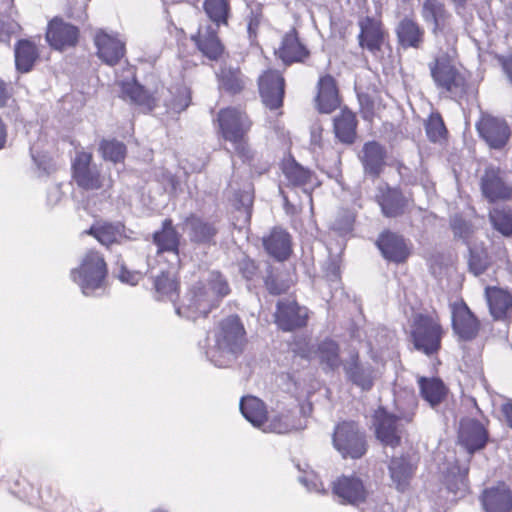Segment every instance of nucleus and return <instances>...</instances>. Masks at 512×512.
<instances>
[{
  "mask_svg": "<svg viewBox=\"0 0 512 512\" xmlns=\"http://www.w3.org/2000/svg\"><path fill=\"white\" fill-rule=\"evenodd\" d=\"M359 27L358 39L360 46L373 54L380 51L384 42L382 23L374 18L365 17L359 21Z\"/></svg>",
  "mask_w": 512,
  "mask_h": 512,
  "instance_id": "26",
  "label": "nucleus"
},
{
  "mask_svg": "<svg viewBox=\"0 0 512 512\" xmlns=\"http://www.w3.org/2000/svg\"><path fill=\"white\" fill-rule=\"evenodd\" d=\"M452 327L461 340L469 341L477 336L480 323L468 306L461 302L452 305Z\"/></svg>",
  "mask_w": 512,
  "mask_h": 512,
  "instance_id": "14",
  "label": "nucleus"
},
{
  "mask_svg": "<svg viewBox=\"0 0 512 512\" xmlns=\"http://www.w3.org/2000/svg\"><path fill=\"white\" fill-rule=\"evenodd\" d=\"M357 120L355 114L342 109L334 118V132L336 137L345 144H352L356 139Z\"/></svg>",
  "mask_w": 512,
  "mask_h": 512,
  "instance_id": "37",
  "label": "nucleus"
},
{
  "mask_svg": "<svg viewBox=\"0 0 512 512\" xmlns=\"http://www.w3.org/2000/svg\"><path fill=\"white\" fill-rule=\"evenodd\" d=\"M13 14V0H0V40L14 33L18 25L11 20Z\"/></svg>",
  "mask_w": 512,
  "mask_h": 512,
  "instance_id": "50",
  "label": "nucleus"
},
{
  "mask_svg": "<svg viewBox=\"0 0 512 512\" xmlns=\"http://www.w3.org/2000/svg\"><path fill=\"white\" fill-rule=\"evenodd\" d=\"M107 275V266L102 255L94 250L84 254L80 265L71 270L72 280L80 287L86 296L100 289Z\"/></svg>",
  "mask_w": 512,
  "mask_h": 512,
  "instance_id": "6",
  "label": "nucleus"
},
{
  "mask_svg": "<svg viewBox=\"0 0 512 512\" xmlns=\"http://www.w3.org/2000/svg\"><path fill=\"white\" fill-rule=\"evenodd\" d=\"M411 337L417 350L430 355L440 348L442 329L433 317L417 314L413 318Z\"/></svg>",
  "mask_w": 512,
  "mask_h": 512,
  "instance_id": "8",
  "label": "nucleus"
},
{
  "mask_svg": "<svg viewBox=\"0 0 512 512\" xmlns=\"http://www.w3.org/2000/svg\"><path fill=\"white\" fill-rule=\"evenodd\" d=\"M122 228L121 224L98 223L93 225L87 233L93 235L102 245L109 246L121 237Z\"/></svg>",
  "mask_w": 512,
  "mask_h": 512,
  "instance_id": "45",
  "label": "nucleus"
},
{
  "mask_svg": "<svg viewBox=\"0 0 512 512\" xmlns=\"http://www.w3.org/2000/svg\"><path fill=\"white\" fill-rule=\"evenodd\" d=\"M14 53L16 69L22 73L29 72L39 56L36 45L29 40H19Z\"/></svg>",
  "mask_w": 512,
  "mask_h": 512,
  "instance_id": "40",
  "label": "nucleus"
},
{
  "mask_svg": "<svg viewBox=\"0 0 512 512\" xmlns=\"http://www.w3.org/2000/svg\"><path fill=\"white\" fill-rule=\"evenodd\" d=\"M444 122L439 114H432L426 123V134L428 138L437 142L444 138L446 134Z\"/></svg>",
  "mask_w": 512,
  "mask_h": 512,
  "instance_id": "55",
  "label": "nucleus"
},
{
  "mask_svg": "<svg viewBox=\"0 0 512 512\" xmlns=\"http://www.w3.org/2000/svg\"><path fill=\"white\" fill-rule=\"evenodd\" d=\"M229 293L226 278L218 271H209L189 288L176 313L192 320L206 316Z\"/></svg>",
  "mask_w": 512,
  "mask_h": 512,
  "instance_id": "1",
  "label": "nucleus"
},
{
  "mask_svg": "<svg viewBox=\"0 0 512 512\" xmlns=\"http://www.w3.org/2000/svg\"><path fill=\"white\" fill-rule=\"evenodd\" d=\"M308 310L299 306L295 300L282 299L277 303L275 321L283 331H292L306 325Z\"/></svg>",
  "mask_w": 512,
  "mask_h": 512,
  "instance_id": "12",
  "label": "nucleus"
},
{
  "mask_svg": "<svg viewBox=\"0 0 512 512\" xmlns=\"http://www.w3.org/2000/svg\"><path fill=\"white\" fill-rule=\"evenodd\" d=\"M198 49L209 59L217 60L223 53L216 27L212 25H200L197 35L193 36Z\"/></svg>",
  "mask_w": 512,
  "mask_h": 512,
  "instance_id": "31",
  "label": "nucleus"
},
{
  "mask_svg": "<svg viewBox=\"0 0 512 512\" xmlns=\"http://www.w3.org/2000/svg\"><path fill=\"white\" fill-rule=\"evenodd\" d=\"M386 156V149L378 142L365 143L359 155L365 174L378 177L385 166Z\"/></svg>",
  "mask_w": 512,
  "mask_h": 512,
  "instance_id": "24",
  "label": "nucleus"
},
{
  "mask_svg": "<svg viewBox=\"0 0 512 512\" xmlns=\"http://www.w3.org/2000/svg\"><path fill=\"white\" fill-rule=\"evenodd\" d=\"M275 54L286 65L303 63L310 55L307 47L300 41L295 29L287 32Z\"/></svg>",
  "mask_w": 512,
  "mask_h": 512,
  "instance_id": "21",
  "label": "nucleus"
},
{
  "mask_svg": "<svg viewBox=\"0 0 512 512\" xmlns=\"http://www.w3.org/2000/svg\"><path fill=\"white\" fill-rule=\"evenodd\" d=\"M480 500L485 512H511L512 488L504 482H499L495 486L486 488Z\"/></svg>",
  "mask_w": 512,
  "mask_h": 512,
  "instance_id": "16",
  "label": "nucleus"
},
{
  "mask_svg": "<svg viewBox=\"0 0 512 512\" xmlns=\"http://www.w3.org/2000/svg\"><path fill=\"white\" fill-rule=\"evenodd\" d=\"M183 231L193 243L211 244L214 243L218 229L212 221L190 216L184 222Z\"/></svg>",
  "mask_w": 512,
  "mask_h": 512,
  "instance_id": "25",
  "label": "nucleus"
},
{
  "mask_svg": "<svg viewBox=\"0 0 512 512\" xmlns=\"http://www.w3.org/2000/svg\"><path fill=\"white\" fill-rule=\"evenodd\" d=\"M217 120L222 137L232 144L234 152L243 160L250 159L246 135L251 122L247 115L237 108H225L219 111Z\"/></svg>",
  "mask_w": 512,
  "mask_h": 512,
  "instance_id": "4",
  "label": "nucleus"
},
{
  "mask_svg": "<svg viewBox=\"0 0 512 512\" xmlns=\"http://www.w3.org/2000/svg\"><path fill=\"white\" fill-rule=\"evenodd\" d=\"M299 481L308 489L310 492H316L325 494L326 490L323 486L322 481L313 472L305 473L304 476L299 478Z\"/></svg>",
  "mask_w": 512,
  "mask_h": 512,
  "instance_id": "57",
  "label": "nucleus"
},
{
  "mask_svg": "<svg viewBox=\"0 0 512 512\" xmlns=\"http://www.w3.org/2000/svg\"><path fill=\"white\" fill-rule=\"evenodd\" d=\"M332 492L342 504L358 505L367 496L361 479L356 476H341L332 483Z\"/></svg>",
  "mask_w": 512,
  "mask_h": 512,
  "instance_id": "13",
  "label": "nucleus"
},
{
  "mask_svg": "<svg viewBox=\"0 0 512 512\" xmlns=\"http://www.w3.org/2000/svg\"><path fill=\"white\" fill-rule=\"evenodd\" d=\"M11 97V91L8 85L0 79V107H4Z\"/></svg>",
  "mask_w": 512,
  "mask_h": 512,
  "instance_id": "61",
  "label": "nucleus"
},
{
  "mask_svg": "<svg viewBox=\"0 0 512 512\" xmlns=\"http://www.w3.org/2000/svg\"><path fill=\"white\" fill-rule=\"evenodd\" d=\"M218 77L220 86L231 93L240 92L244 86L242 74L238 68L222 67Z\"/></svg>",
  "mask_w": 512,
  "mask_h": 512,
  "instance_id": "47",
  "label": "nucleus"
},
{
  "mask_svg": "<svg viewBox=\"0 0 512 512\" xmlns=\"http://www.w3.org/2000/svg\"><path fill=\"white\" fill-rule=\"evenodd\" d=\"M311 352L325 372L335 371L343 365L339 345L332 339L320 341Z\"/></svg>",
  "mask_w": 512,
  "mask_h": 512,
  "instance_id": "29",
  "label": "nucleus"
},
{
  "mask_svg": "<svg viewBox=\"0 0 512 512\" xmlns=\"http://www.w3.org/2000/svg\"><path fill=\"white\" fill-rule=\"evenodd\" d=\"M487 438V432L479 421L471 418L461 420L458 441L469 454L484 448Z\"/></svg>",
  "mask_w": 512,
  "mask_h": 512,
  "instance_id": "18",
  "label": "nucleus"
},
{
  "mask_svg": "<svg viewBox=\"0 0 512 512\" xmlns=\"http://www.w3.org/2000/svg\"><path fill=\"white\" fill-rule=\"evenodd\" d=\"M73 179L76 184L86 191L100 190V195L107 199L113 186L110 175L101 173L98 167L92 163V154L77 152L72 163Z\"/></svg>",
  "mask_w": 512,
  "mask_h": 512,
  "instance_id": "5",
  "label": "nucleus"
},
{
  "mask_svg": "<svg viewBox=\"0 0 512 512\" xmlns=\"http://www.w3.org/2000/svg\"><path fill=\"white\" fill-rule=\"evenodd\" d=\"M78 28L61 18L52 19L46 31V40L55 49L62 50L74 46L78 41Z\"/></svg>",
  "mask_w": 512,
  "mask_h": 512,
  "instance_id": "17",
  "label": "nucleus"
},
{
  "mask_svg": "<svg viewBox=\"0 0 512 512\" xmlns=\"http://www.w3.org/2000/svg\"><path fill=\"white\" fill-rule=\"evenodd\" d=\"M487 301L492 316L495 319H502L512 308V296L505 290L499 288L486 289Z\"/></svg>",
  "mask_w": 512,
  "mask_h": 512,
  "instance_id": "41",
  "label": "nucleus"
},
{
  "mask_svg": "<svg viewBox=\"0 0 512 512\" xmlns=\"http://www.w3.org/2000/svg\"><path fill=\"white\" fill-rule=\"evenodd\" d=\"M469 270L476 276L484 273L489 266L487 251L483 247L469 246Z\"/></svg>",
  "mask_w": 512,
  "mask_h": 512,
  "instance_id": "51",
  "label": "nucleus"
},
{
  "mask_svg": "<svg viewBox=\"0 0 512 512\" xmlns=\"http://www.w3.org/2000/svg\"><path fill=\"white\" fill-rule=\"evenodd\" d=\"M332 443L343 458L358 459L367 450L365 434L354 421H343L337 424Z\"/></svg>",
  "mask_w": 512,
  "mask_h": 512,
  "instance_id": "7",
  "label": "nucleus"
},
{
  "mask_svg": "<svg viewBox=\"0 0 512 512\" xmlns=\"http://www.w3.org/2000/svg\"><path fill=\"white\" fill-rule=\"evenodd\" d=\"M433 33L438 46V53L435 57L455 59L457 56L458 30L452 25L451 21L440 26L439 29H433Z\"/></svg>",
  "mask_w": 512,
  "mask_h": 512,
  "instance_id": "34",
  "label": "nucleus"
},
{
  "mask_svg": "<svg viewBox=\"0 0 512 512\" xmlns=\"http://www.w3.org/2000/svg\"><path fill=\"white\" fill-rule=\"evenodd\" d=\"M447 463L439 466V470L443 475V482L447 490L454 494L455 497H462L467 491V468L460 467L453 455L447 457Z\"/></svg>",
  "mask_w": 512,
  "mask_h": 512,
  "instance_id": "20",
  "label": "nucleus"
},
{
  "mask_svg": "<svg viewBox=\"0 0 512 512\" xmlns=\"http://www.w3.org/2000/svg\"><path fill=\"white\" fill-rule=\"evenodd\" d=\"M428 67L433 82L441 94L454 100L465 96L468 77L464 70L454 64V59L434 57Z\"/></svg>",
  "mask_w": 512,
  "mask_h": 512,
  "instance_id": "3",
  "label": "nucleus"
},
{
  "mask_svg": "<svg viewBox=\"0 0 512 512\" xmlns=\"http://www.w3.org/2000/svg\"><path fill=\"white\" fill-rule=\"evenodd\" d=\"M261 17H262V15L260 12V8H257L256 11L251 12V16L249 18L248 27H247L250 39H253L256 37L257 30H258L259 24L261 22Z\"/></svg>",
  "mask_w": 512,
  "mask_h": 512,
  "instance_id": "59",
  "label": "nucleus"
},
{
  "mask_svg": "<svg viewBox=\"0 0 512 512\" xmlns=\"http://www.w3.org/2000/svg\"><path fill=\"white\" fill-rule=\"evenodd\" d=\"M480 189L483 197L490 203L507 201L512 197V184L499 167L489 165L480 178Z\"/></svg>",
  "mask_w": 512,
  "mask_h": 512,
  "instance_id": "10",
  "label": "nucleus"
},
{
  "mask_svg": "<svg viewBox=\"0 0 512 512\" xmlns=\"http://www.w3.org/2000/svg\"><path fill=\"white\" fill-rule=\"evenodd\" d=\"M316 105L319 112L327 114L340 105L338 89L332 76L325 75L319 79Z\"/></svg>",
  "mask_w": 512,
  "mask_h": 512,
  "instance_id": "32",
  "label": "nucleus"
},
{
  "mask_svg": "<svg viewBox=\"0 0 512 512\" xmlns=\"http://www.w3.org/2000/svg\"><path fill=\"white\" fill-rule=\"evenodd\" d=\"M239 407L244 418L260 429L267 417L263 401L254 396H245L242 397Z\"/></svg>",
  "mask_w": 512,
  "mask_h": 512,
  "instance_id": "39",
  "label": "nucleus"
},
{
  "mask_svg": "<svg viewBox=\"0 0 512 512\" xmlns=\"http://www.w3.org/2000/svg\"><path fill=\"white\" fill-rule=\"evenodd\" d=\"M493 227L505 236H512V211L495 208L490 212Z\"/></svg>",
  "mask_w": 512,
  "mask_h": 512,
  "instance_id": "52",
  "label": "nucleus"
},
{
  "mask_svg": "<svg viewBox=\"0 0 512 512\" xmlns=\"http://www.w3.org/2000/svg\"><path fill=\"white\" fill-rule=\"evenodd\" d=\"M302 428L303 425L300 420L296 419L295 413L291 410L284 409L267 415L260 429L263 432L284 434Z\"/></svg>",
  "mask_w": 512,
  "mask_h": 512,
  "instance_id": "27",
  "label": "nucleus"
},
{
  "mask_svg": "<svg viewBox=\"0 0 512 512\" xmlns=\"http://www.w3.org/2000/svg\"><path fill=\"white\" fill-rule=\"evenodd\" d=\"M259 91L266 107L279 108L283 102L284 78L277 71H266L259 78Z\"/></svg>",
  "mask_w": 512,
  "mask_h": 512,
  "instance_id": "15",
  "label": "nucleus"
},
{
  "mask_svg": "<svg viewBox=\"0 0 512 512\" xmlns=\"http://www.w3.org/2000/svg\"><path fill=\"white\" fill-rule=\"evenodd\" d=\"M397 169L402 180L407 183L413 184L419 180L423 181L424 168L422 166L412 169L403 163H399Z\"/></svg>",
  "mask_w": 512,
  "mask_h": 512,
  "instance_id": "56",
  "label": "nucleus"
},
{
  "mask_svg": "<svg viewBox=\"0 0 512 512\" xmlns=\"http://www.w3.org/2000/svg\"><path fill=\"white\" fill-rule=\"evenodd\" d=\"M399 43L404 48H420L423 43L424 30L410 18L402 19L396 29Z\"/></svg>",
  "mask_w": 512,
  "mask_h": 512,
  "instance_id": "36",
  "label": "nucleus"
},
{
  "mask_svg": "<svg viewBox=\"0 0 512 512\" xmlns=\"http://www.w3.org/2000/svg\"><path fill=\"white\" fill-rule=\"evenodd\" d=\"M237 198L239 203L245 207L248 208L252 205L253 202V195L251 192V189L248 188L247 190L243 191L241 194H237Z\"/></svg>",
  "mask_w": 512,
  "mask_h": 512,
  "instance_id": "62",
  "label": "nucleus"
},
{
  "mask_svg": "<svg viewBox=\"0 0 512 512\" xmlns=\"http://www.w3.org/2000/svg\"><path fill=\"white\" fill-rule=\"evenodd\" d=\"M377 201L382 213L390 218L404 214L410 205L409 198L404 196L400 190L388 186L379 188Z\"/></svg>",
  "mask_w": 512,
  "mask_h": 512,
  "instance_id": "22",
  "label": "nucleus"
},
{
  "mask_svg": "<svg viewBox=\"0 0 512 512\" xmlns=\"http://www.w3.org/2000/svg\"><path fill=\"white\" fill-rule=\"evenodd\" d=\"M502 412L506 418L509 427L512 428V400L502 405Z\"/></svg>",
  "mask_w": 512,
  "mask_h": 512,
  "instance_id": "64",
  "label": "nucleus"
},
{
  "mask_svg": "<svg viewBox=\"0 0 512 512\" xmlns=\"http://www.w3.org/2000/svg\"><path fill=\"white\" fill-rule=\"evenodd\" d=\"M450 226L455 238L461 239L464 243L469 245V239L473 234L472 225L460 215H454L450 220Z\"/></svg>",
  "mask_w": 512,
  "mask_h": 512,
  "instance_id": "54",
  "label": "nucleus"
},
{
  "mask_svg": "<svg viewBox=\"0 0 512 512\" xmlns=\"http://www.w3.org/2000/svg\"><path fill=\"white\" fill-rule=\"evenodd\" d=\"M376 244L383 257L395 263L404 262L410 254L404 238L393 232L382 233Z\"/></svg>",
  "mask_w": 512,
  "mask_h": 512,
  "instance_id": "23",
  "label": "nucleus"
},
{
  "mask_svg": "<svg viewBox=\"0 0 512 512\" xmlns=\"http://www.w3.org/2000/svg\"><path fill=\"white\" fill-rule=\"evenodd\" d=\"M263 246L267 253L278 261L286 260L292 252L291 237L282 228H274L264 237Z\"/></svg>",
  "mask_w": 512,
  "mask_h": 512,
  "instance_id": "30",
  "label": "nucleus"
},
{
  "mask_svg": "<svg viewBox=\"0 0 512 512\" xmlns=\"http://www.w3.org/2000/svg\"><path fill=\"white\" fill-rule=\"evenodd\" d=\"M239 269L243 277L248 280L252 279L257 272L255 262L249 258H245L240 262Z\"/></svg>",
  "mask_w": 512,
  "mask_h": 512,
  "instance_id": "58",
  "label": "nucleus"
},
{
  "mask_svg": "<svg viewBox=\"0 0 512 512\" xmlns=\"http://www.w3.org/2000/svg\"><path fill=\"white\" fill-rule=\"evenodd\" d=\"M245 329L238 316L223 319L208 333L203 348L207 359L216 367L229 366L242 352Z\"/></svg>",
  "mask_w": 512,
  "mask_h": 512,
  "instance_id": "2",
  "label": "nucleus"
},
{
  "mask_svg": "<svg viewBox=\"0 0 512 512\" xmlns=\"http://www.w3.org/2000/svg\"><path fill=\"white\" fill-rule=\"evenodd\" d=\"M413 413L391 414L380 407L374 414V426L377 439L385 446L396 447L403 436V421L411 422Z\"/></svg>",
  "mask_w": 512,
  "mask_h": 512,
  "instance_id": "9",
  "label": "nucleus"
},
{
  "mask_svg": "<svg viewBox=\"0 0 512 512\" xmlns=\"http://www.w3.org/2000/svg\"><path fill=\"white\" fill-rule=\"evenodd\" d=\"M476 128L480 137L492 149L503 148L511 135L510 127L503 118L488 113L481 115Z\"/></svg>",
  "mask_w": 512,
  "mask_h": 512,
  "instance_id": "11",
  "label": "nucleus"
},
{
  "mask_svg": "<svg viewBox=\"0 0 512 512\" xmlns=\"http://www.w3.org/2000/svg\"><path fill=\"white\" fill-rule=\"evenodd\" d=\"M343 370L349 381L368 390L372 386V369L359 362L358 353H351L349 359L343 362Z\"/></svg>",
  "mask_w": 512,
  "mask_h": 512,
  "instance_id": "33",
  "label": "nucleus"
},
{
  "mask_svg": "<svg viewBox=\"0 0 512 512\" xmlns=\"http://www.w3.org/2000/svg\"><path fill=\"white\" fill-rule=\"evenodd\" d=\"M154 288L158 299L167 298L170 301H174L177 297V283L170 276L169 272H161L154 279Z\"/></svg>",
  "mask_w": 512,
  "mask_h": 512,
  "instance_id": "48",
  "label": "nucleus"
},
{
  "mask_svg": "<svg viewBox=\"0 0 512 512\" xmlns=\"http://www.w3.org/2000/svg\"><path fill=\"white\" fill-rule=\"evenodd\" d=\"M421 16L425 22L433 24V29L450 21V14L440 0H424L421 8Z\"/></svg>",
  "mask_w": 512,
  "mask_h": 512,
  "instance_id": "42",
  "label": "nucleus"
},
{
  "mask_svg": "<svg viewBox=\"0 0 512 512\" xmlns=\"http://www.w3.org/2000/svg\"><path fill=\"white\" fill-rule=\"evenodd\" d=\"M392 482L399 491H404L414 474L413 464L405 457H394L388 466Z\"/></svg>",
  "mask_w": 512,
  "mask_h": 512,
  "instance_id": "38",
  "label": "nucleus"
},
{
  "mask_svg": "<svg viewBox=\"0 0 512 512\" xmlns=\"http://www.w3.org/2000/svg\"><path fill=\"white\" fill-rule=\"evenodd\" d=\"M122 98L130 100L146 110H152L154 107V98L137 82L121 83Z\"/></svg>",
  "mask_w": 512,
  "mask_h": 512,
  "instance_id": "43",
  "label": "nucleus"
},
{
  "mask_svg": "<svg viewBox=\"0 0 512 512\" xmlns=\"http://www.w3.org/2000/svg\"><path fill=\"white\" fill-rule=\"evenodd\" d=\"M142 278V274L140 272L136 271H129L125 269L124 267L121 268L119 273V279L124 282L128 283L130 285H136L140 279Z\"/></svg>",
  "mask_w": 512,
  "mask_h": 512,
  "instance_id": "60",
  "label": "nucleus"
},
{
  "mask_svg": "<svg viewBox=\"0 0 512 512\" xmlns=\"http://www.w3.org/2000/svg\"><path fill=\"white\" fill-rule=\"evenodd\" d=\"M171 99L167 100V108L174 112L180 113L184 111L191 102L190 89L184 85L174 87L171 91Z\"/></svg>",
  "mask_w": 512,
  "mask_h": 512,
  "instance_id": "49",
  "label": "nucleus"
},
{
  "mask_svg": "<svg viewBox=\"0 0 512 512\" xmlns=\"http://www.w3.org/2000/svg\"><path fill=\"white\" fill-rule=\"evenodd\" d=\"M322 128L320 125H314L311 128V144L314 146L321 145Z\"/></svg>",
  "mask_w": 512,
  "mask_h": 512,
  "instance_id": "63",
  "label": "nucleus"
},
{
  "mask_svg": "<svg viewBox=\"0 0 512 512\" xmlns=\"http://www.w3.org/2000/svg\"><path fill=\"white\" fill-rule=\"evenodd\" d=\"M94 42L98 57L106 64L116 65L125 54V44L116 35L103 30L96 33Z\"/></svg>",
  "mask_w": 512,
  "mask_h": 512,
  "instance_id": "19",
  "label": "nucleus"
},
{
  "mask_svg": "<svg viewBox=\"0 0 512 512\" xmlns=\"http://www.w3.org/2000/svg\"><path fill=\"white\" fill-rule=\"evenodd\" d=\"M282 170L288 184L301 188L311 202V190L314 185L312 173L299 165L294 159L284 161Z\"/></svg>",
  "mask_w": 512,
  "mask_h": 512,
  "instance_id": "28",
  "label": "nucleus"
},
{
  "mask_svg": "<svg viewBox=\"0 0 512 512\" xmlns=\"http://www.w3.org/2000/svg\"><path fill=\"white\" fill-rule=\"evenodd\" d=\"M418 383L423 399L431 407H435L442 402L446 395V388L440 379L421 377Z\"/></svg>",
  "mask_w": 512,
  "mask_h": 512,
  "instance_id": "44",
  "label": "nucleus"
},
{
  "mask_svg": "<svg viewBox=\"0 0 512 512\" xmlns=\"http://www.w3.org/2000/svg\"><path fill=\"white\" fill-rule=\"evenodd\" d=\"M153 242L157 246V253H172L178 258V249L180 234L176 231L171 219H165L162 223V229L153 234Z\"/></svg>",
  "mask_w": 512,
  "mask_h": 512,
  "instance_id": "35",
  "label": "nucleus"
},
{
  "mask_svg": "<svg viewBox=\"0 0 512 512\" xmlns=\"http://www.w3.org/2000/svg\"><path fill=\"white\" fill-rule=\"evenodd\" d=\"M100 150L104 159L114 163L122 161L126 153L125 145L116 140H103Z\"/></svg>",
  "mask_w": 512,
  "mask_h": 512,
  "instance_id": "53",
  "label": "nucleus"
},
{
  "mask_svg": "<svg viewBox=\"0 0 512 512\" xmlns=\"http://www.w3.org/2000/svg\"><path fill=\"white\" fill-rule=\"evenodd\" d=\"M204 10L207 17L212 21L214 27L227 24L229 15L228 0H205Z\"/></svg>",
  "mask_w": 512,
  "mask_h": 512,
  "instance_id": "46",
  "label": "nucleus"
}]
</instances>
